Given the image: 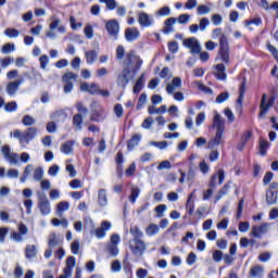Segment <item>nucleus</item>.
I'll list each match as a JSON object with an SVG mask.
<instances>
[{"instance_id": "7", "label": "nucleus", "mask_w": 278, "mask_h": 278, "mask_svg": "<svg viewBox=\"0 0 278 278\" xmlns=\"http://www.w3.org/2000/svg\"><path fill=\"white\" fill-rule=\"evenodd\" d=\"M182 45L187 47V49H190L192 55H199V53H201V43L198 38H187L182 41Z\"/></svg>"}, {"instance_id": "60", "label": "nucleus", "mask_w": 278, "mask_h": 278, "mask_svg": "<svg viewBox=\"0 0 278 278\" xmlns=\"http://www.w3.org/2000/svg\"><path fill=\"white\" fill-rule=\"evenodd\" d=\"M222 261H223V251H220V250H215V251L213 252V262L218 263V262H222Z\"/></svg>"}, {"instance_id": "6", "label": "nucleus", "mask_w": 278, "mask_h": 278, "mask_svg": "<svg viewBox=\"0 0 278 278\" xmlns=\"http://www.w3.org/2000/svg\"><path fill=\"white\" fill-rule=\"evenodd\" d=\"M277 192H278V182H271L269 188L266 190L265 199L267 205L277 204Z\"/></svg>"}, {"instance_id": "57", "label": "nucleus", "mask_w": 278, "mask_h": 278, "mask_svg": "<svg viewBox=\"0 0 278 278\" xmlns=\"http://www.w3.org/2000/svg\"><path fill=\"white\" fill-rule=\"evenodd\" d=\"M73 255H79V240H74L71 244Z\"/></svg>"}, {"instance_id": "58", "label": "nucleus", "mask_w": 278, "mask_h": 278, "mask_svg": "<svg viewBox=\"0 0 278 278\" xmlns=\"http://www.w3.org/2000/svg\"><path fill=\"white\" fill-rule=\"evenodd\" d=\"M270 144L266 140L260 141V153L261 155H266V149H268Z\"/></svg>"}, {"instance_id": "13", "label": "nucleus", "mask_w": 278, "mask_h": 278, "mask_svg": "<svg viewBox=\"0 0 278 278\" xmlns=\"http://www.w3.org/2000/svg\"><path fill=\"white\" fill-rule=\"evenodd\" d=\"M138 23L142 27H151L153 25V16L147 14L146 12H140L138 15Z\"/></svg>"}, {"instance_id": "31", "label": "nucleus", "mask_w": 278, "mask_h": 278, "mask_svg": "<svg viewBox=\"0 0 278 278\" xmlns=\"http://www.w3.org/2000/svg\"><path fill=\"white\" fill-rule=\"evenodd\" d=\"M144 88V74H142L135 84L134 94H140V91Z\"/></svg>"}, {"instance_id": "48", "label": "nucleus", "mask_w": 278, "mask_h": 278, "mask_svg": "<svg viewBox=\"0 0 278 278\" xmlns=\"http://www.w3.org/2000/svg\"><path fill=\"white\" fill-rule=\"evenodd\" d=\"M84 34L88 40H92V38H94V28H92L90 25H87L84 29Z\"/></svg>"}, {"instance_id": "62", "label": "nucleus", "mask_w": 278, "mask_h": 278, "mask_svg": "<svg viewBox=\"0 0 278 278\" xmlns=\"http://www.w3.org/2000/svg\"><path fill=\"white\" fill-rule=\"evenodd\" d=\"M151 125H153V117H147L141 124V127L143 129H151Z\"/></svg>"}, {"instance_id": "46", "label": "nucleus", "mask_w": 278, "mask_h": 278, "mask_svg": "<svg viewBox=\"0 0 278 278\" xmlns=\"http://www.w3.org/2000/svg\"><path fill=\"white\" fill-rule=\"evenodd\" d=\"M4 34L8 36V38H18V36H21L18 29L15 28H7Z\"/></svg>"}, {"instance_id": "55", "label": "nucleus", "mask_w": 278, "mask_h": 278, "mask_svg": "<svg viewBox=\"0 0 278 278\" xmlns=\"http://www.w3.org/2000/svg\"><path fill=\"white\" fill-rule=\"evenodd\" d=\"M147 103V93H142L139 97L138 103H137V110H142Z\"/></svg>"}, {"instance_id": "45", "label": "nucleus", "mask_w": 278, "mask_h": 278, "mask_svg": "<svg viewBox=\"0 0 278 278\" xmlns=\"http://www.w3.org/2000/svg\"><path fill=\"white\" fill-rule=\"evenodd\" d=\"M167 210L168 207L166 206V204H160L154 208V211L156 212L157 218H164V212H166Z\"/></svg>"}, {"instance_id": "49", "label": "nucleus", "mask_w": 278, "mask_h": 278, "mask_svg": "<svg viewBox=\"0 0 278 278\" xmlns=\"http://www.w3.org/2000/svg\"><path fill=\"white\" fill-rule=\"evenodd\" d=\"M200 31H205L210 27V20L207 17H202L200 24L198 25Z\"/></svg>"}, {"instance_id": "38", "label": "nucleus", "mask_w": 278, "mask_h": 278, "mask_svg": "<svg viewBox=\"0 0 278 278\" xmlns=\"http://www.w3.org/2000/svg\"><path fill=\"white\" fill-rule=\"evenodd\" d=\"M130 233L134 237L132 240H141L140 238L144 236V233H142V230H140L138 226L130 227Z\"/></svg>"}, {"instance_id": "59", "label": "nucleus", "mask_w": 278, "mask_h": 278, "mask_svg": "<svg viewBox=\"0 0 278 278\" xmlns=\"http://www.w3.org/2000/svg\"><path fill=\"white\" fill-rule=\"evenodd\" d=\"M17 108L16 102L12 101L5 104L4 110L5 112H16Z\"/></svg>"}, {"instance_id": "3", "label": "nucleus", "mask_w": 278, "mask_h": 278, "mask_svg": "<svg viewBox=\"0 0 278 278\" xmlns=\"http://www.w3.org/2000/svg\"><path fill=\"white\" fill-rule=\"evenodd\" d=\"M142 66V60L140 56L136 54H127L126 56V66L124 68H128L132 75H136L140 71Z\"/></svg>"}, {"instance_id": "53", "label": "nucleus", "mask_w": 278, "mask_h": 278, "mask_svg": "<svg viewBox=\"0 0 278 278\" xmlns=\"http://www.w3.org/2000/svg\"><path fill=\"white\" fill-rule=\"evenodd\" d=\"M170 168H173V165L169 161H162L157 166V170H170Z\"/></svg>"}, {"instance_id": "36", "label": "nucleus", "mask_w": 278, "mask_h": 278, "mask_svg": "<svg viewBox=\"0 0 278 278\" xmlns=\"http://www.w3.org/2000/svg\"><path fill=\"white\" fill-rule=\"evenodd\" d=\"M146 233L147 236H156V233H160V226L155 225V224H150L147 228H146Z\"/></svg>"}, {"instance_id": "17", "label": "nucleus", "mask_w": 278, "mask_h": 278, "mask_svg": "<svg viewBox=\"0 0 278 278\" xmlns=\"http://www.w3.org/2000/svg\"><path fill=\"white\" fill-rule=\"evenodd\" d=\"M216 179H218L219 186L225 181V170L219 169L217 174H214L210 180V188H216Z\"/></svg>"}, {"instance_id": "23", "label": "nucleus", "mask_w": 278, "mask_h": 278, "mask_svg": "<svg viewBox=\"0 0 278 278\" xmlns=\"http://www.w3.org/2000/svg\"><path fill=\"white\" fill-rule=\"evenodd\" d=\"M37 134L38 129H36V127H29L24 131V137L22 140H24V142H30V140H34L36 138Z\"/></svg>"}, {"instance_id": "61", "label": "nucleus", "mask_w": 278, "mask_h": 278, "mask_svg": "<svg viewBox=\"0 0 278 278\" xmlns=\"http://www.w3.org/2000/svg\"><path fill=\"white\" fill-rule=\"evenodd\" d=\"M229 99V92H222L219 96L216 98V103H225Z\"/></svg>"}, {"instance_id": "33", "label": "nucleus", "mask_w": 278, "mask_h": 278, "mask_svg": "<svg viewBox=\"0 0 278 278\" xmlns=\"http://www.w3.org/2000/svg\"><path fill=\"white\" fill-rule=\"evenodd\" d=\"M215 68H216L217 79L225 81V79H227V74L225 73V66L223 64H217Z\"/></svg>"}, {"instance_id": "52", "label": "nucleus", "mask_w": 278, "mask_h": 278, "mask_svg": "<svg viewBox=\"0 0 278 278\" xmlns=\"http://www.w3.org/2000/svg\"><path fill=\"white\" fill-rule=\"evenodd\" d=\"M150 144L152 147H156L161 151H164V149H166L168 147V142H166V141H151Z\"/></svg>"}, {"instance_id": "24", "label": "nucleus", "mask_w": 278, "mask_h": 278, "mask_svg": "<svg viewBox=\"0 0 278 278\" xmlns=\"http://www.w3.org/2000/svg\"><path fill=\"white\" fill-rule=\"evenodd\" d=\"M98 204L100 207H108V191L105 189L98 191Z\"/></svg>"}, {"instance_id": "16", "label": "nucleus", "mask_w": 278, "mask_h": 278, "mask_svg": "<svg viewBox=\"0 0 278 278\" xmlns=\"http://www.w3.org/2000/svg\"><path fill=\"white\" fill-rule=\"evenodd\" d=\"M125 38L128 42H134L140 38V30L138 28H126Z\"/></svg>"}, {"instance_id": "8", "label": "nucleus", "mask_w": 278, "mask_h": 278, "mask_svg": "<svg viewBox=\"0 0 278 278\" xmlns=\"http://www.w3.org/2000/svg\"><path fill=\"white\" fill-rule=\"evenodd\" d=\"M105 29L108 34L113 38V40H118V31H121V25L117 20L108 21L105 24Z\"/></svg>"}, {"instance_id": "30", "label": "nucleus", "mask_w": 278, "mask_h": 278, "mask_svg": "<svg viewBox=\"0 0 278 278\" xmlns=\"http://www.w3.org/2000/svg\"><path fill=\"white\" fill-rule=\"evenodd\" d=\"M251 138H253V134L251 131H245L241 137L238 150L242 151V149H244V146L247 144V142H249V140H251Z\"/></svg>"}, {"instance_id": "40", "label": "nucleus", "mask_w": 278, "mask_h": 278, "mask_svg": "<svg viewBox=\"0 0 278 278\" xmlns=\"http://www.w3.org/2000/svg\"><path fill=\"white\" fill-rule=\"evenodd\" d=\"M62 153H65V155H70V153H73V141H67L61 146Z\"/></svg>"}, {"instance_id": "26", "label": "nucleus", "mask_w": 278, "mask_h": 278, "mask_svg": "<svg viewBox=\"0 0 278 278\" xmlns=\"http://www.w3.org/2000/svg\"><path fill=\"white\" fill-rule=\"evenodd\" d=\"M75 256H68L66 260V266L63 270V273H65L66 275H73V268H75Z\"/></svg>"}, {"instance_id": "25", "label": "nucleus", "mask_w": 278, "mask_h": 278, "mask_svg": "<svg viewBox=\"0 0 278 278\" xmlns=\"http://www.w3.org/2000/svg\"><path fill=\"white\" fill-rule=\"evenodd\" d=\"M38 255V248L34 244L26 245L25 257L26 260H34Z\"/></svg>"}, {"instance_id": "34", "label": "nucleus", "mask_w": 278, "mask_h": 278, "mask_svg": "<svg viewBox=\"0 0 278 278\" xmlns=\"http://www.w3.org/2000/svg\"><path fill=\"white\" fill-rule=\"evenodd\" d=\"M166 110H167V106L165 104L161 105L159 109H156L154 105H151V106L148 108V112L151 115H153V114H166Z\"/></svg>"}, {"instance_id": "42", "label": "nucleus", "mask_w": 278, "mask_h": 278, "mask_svg": "<svg viewBox=\"0 0 278 278\" xmlns=\"http://www.w3.org/2000/svg\"><path fill=\"white\" fill-rule=\"evenodd\" d=\"M22 123L24 127H33V125H36V118L31 117V115H25Z\"/></svg>"}, {"instance_id": "21", "label": "nucleus", "mask_w": 278, "mask_h": 278, "mask_svg": "<svg viewBox=\"0 0 278 278\" xmlns=\"http://www.w3.org/2000/svg\"><path fill=\"white\" fill-rule=\"evenodd\" d=\"M60 244H62V239L60 238V235L55 232L50 233L48 238V247H50V249H54V247H60Z\"/></svg>"}, {"instance_id": "39", "label": "nucleus", "mask_w": 278, "mask_h": 278, "mask_svg": "<svg viewBox=\"0 0 278 278\" xmlns=\"http://www.w3.org/2000/svg\"><path fill=\"white\" fill-rule=\"evenodd\" d=\"M84 123V117L81 116V114H76L73 117V125H75L76 129H78V131H81L83 127L81 124Z\"/></svg>"}, {"instance_id": "14", "label": "nucleus", "mask_w": 278, "mask_h": 278, "mask_svg": "<svg viewBox=\"0 0 278 278\" xmlns=\"http://www.w3.org/2000/svg\"><path fill=\"white\" fill-rule=\"evenodd\" d=\"M213 127L216 129V131L225 132V119L216 111L213 117Z\"/></svg>"}, {"instance_id": "10", "label": "nucleus", "mask_w": 278, "mask_h": 278, "mask_svg": "<svg viewBox=\"0 0 278 278\" xmlns=\"http://www.w3.org/2000/svg\"><path fill=\"white\" fill-rule=\"evenodd\" d=\"M2 155L4 156V159L7 160V162H9V164L11 165H18V154L11 152L10 151V147L9 146H3L2 149Z\"/></svg>"}, {"instance_id": "11", "label": "nucleus", "mask_w": 278, "mask_h": 278, "mask_svg": "<svg viewBox=\"0 0 278 278\" xmlns=\"http://www.w3.org/2000/svg\"><path fill=\"white\" fill-rule=\"evenodd\" d=\"M273 105H275V97H270L269 100L266 101V93H264L261 100L260 117L266 116V112H268V109L273 108Z\"/></svg>"}, {"instance_id": "18", "label": "nucleus", "mask_w": 278, "mask_h": 278, "mask_svg": "<svg viewBox=\"0 0 278 278\" xmlns=\"http://www.w3.org/2000/svg\"><path fill=\"white\" fill-rule=\"evenodd\" d=\"M177 88H181V78L180 77H175L172 80V84H168L166 87V92L167 94H175V90Z\"/></svg>"}, {"instance_id": "12", "label": "nucleus", "mask_w": 278, "mask_h": 278, "mask_svg": "<svg viewBox=\"0 0 278 278\" xmlns=\"http://www.w3.org/2000/svg\"><path fill=\"white\" fill-rule=\"evenodd\" d=\"M269 227H270V224L268 223L262 224L261 226H254L252 227L251 235L254 238H262L264 235L268 233Z\"/></svg>"}, {"instance_id": "63", "label": "nucleus", "mask_w": 278, "mask_h": 278, "mask_svg": "<svg viewBox=\"0 0 278 278\" xmlns=\"http://www.w3.org/2000/svg\"><path fill=\"white\" fill-rule=\"evenodd\" d=\"M267 49L274 55L275 60L278 62V50L275 48V46L270 45V42L267 43Z\"/></svg>"}, {"instance_id": "56", "label": "nucleus", "mask_w": 278, "mask_h": 278, "mask_svg": "<svg viewBox=\"0 0 278 278\" xmlns=\"http://www.w3.org/2000/svg\"><path fill=\"white\" fill-rule=\"evenodd\" d=\"M211 21L215 27H218V25L223 24V16H220V14H213Z\"/></svg>"}, {"instance_id": "22", "label": "nucleus", "mask_w": 278, "mask_h": 278, "mask_svg": "<svg viewBox=\"0 0 278 278\" xmlns=\"http://www.w3.org/2000/svg\"><path fill=\"white\" fill-rule=\"evenodd\" d=\"M223 131H216L215 137L207 143L208 149H214L215 147L223 144Z\"/></svg>"}, {"instance_id": "43", "label": "nucleus", "mask_w": 278, "mask_h": 278, "mask_svg": "<svg viewBox=\"0 0 278 278\" xmlns=\"http://www.w3.org/2000/svg\"><path fill=\"white\" fill-rule=\"evenodd\" d=\"M11 64H14V58L12 56H7L3 59H0V66L1 68H8Z\"/></svg>"}, {"instance_id": "54", "label": "nucleus", "mask_w": 278, "mask_h": 278, "mask_svg": "<svg viewBox=\"0 0 278 278\" xmlns=\"http://www.w3.org/2000/svg\"><path fill=\"white\" fill-rule=\"evenodd\" d=\"M39 63H40V68H42V71H46L47 64H49V56L47 54H42L39 58Z\"/></svg>"}, {"instance_id": "41", "label": "nucleus", "mask_w": 278, "mask_h": 278, "mask_svg": "<svg viewBox=\"0 0 278 278\" xmlns=\"http://www.w3.org/2000/svg\"><path fill=\"white\" fill-rule=\"evenodd\" d=\"M85 58L87 60V64H94V60H97V51L94 50L87 51L85 53Z\"/></svg>"}, {"instance_id": "20", "label": "nucleus", "mask_w": 278, "mask_h": 278, "mask_svg": "<svg viewBox=\"0 0 278 278\" xmlns=\"http://www.w3.org/2000/svg\"><path fill=\"white\" fill-rule=\"evenodd\" d=\"M54 123H64L66 121V112L64 110H56L50 115Z\"/></svg>"}, {"instance_id": "64", "label": "nucleus", "mask_w": 278, "mask_h": 278, "mask_svg": "<svg viewBox=\"0 0 278 278\" xmlns=\"http://www.w3.org/2000/svg\"><path fill=\"white\" fill-rule=\"evenodd\" d=\"M40 188L41 190H49L51 188V181L47 179L40 180Z\"/></svg>"}, {"instance_id": "28", "label": "nucleus", "mask_w": 278, "mask_h": 278, "mask_svg": "<svg viewBox=\"0 0 278 278\" xmlns=\"http://www.w3.org/2000/svg\"><path fill=\"white\" fill-rule=\"evenodd\" d=\"M251 277L263 278L264 277V267L256 265L250 269Z\"/></svg>"}, {"instance_id": "51", "label": "nucleus", "mask_w": 278, "mask_h": 278, "mask_svg": "<svg viewBox=\"0 0 278 278\" xmlns=\"http://www.w3.org/2000/svg\"><path fill=\"white\" fill-rule=\"evenodd\" d=\"M2 53L8 54V53H12L14 51H16V48L14 46V43H5L2 49H1Z\"/></svg>"}, {"instance_id": "2", "label": "nucleus", "mask_w": 278, "mask_h": 278, "mask_svg": "<svg viewBox=\"0 0 278 278\" xmlns=\"http://www.w3.org/2000/svg\"><path fill=\"white\" fill-rule=\"evenodd\" d=\"M38 204L37 207L41 214V216H49L51 214V202L47 194L42 191H37Z\"/></svg>"}, {"instance_id": "5", "label": "nucleus", "mask_w": 278, "mask_h": 278, "mask_svg": "<svg viewBox=\"0 0 278 278\" xmlns=\"http://www.w3.org/2000/svg\"><path fill=\"white\" fill-rule=\"evenodd\" d=\"M136 77V75H132L131 71L129 68H123L122 73L117 77V86L125 90L127 88V85L129 81H131V78Z\"/></svg>"}, {"instance_id": "50", "label": "nucleus", "mask_w": 278, "mask_h": 278, "mask_svg": "<svg viewBox=\"0 0 278 278\" xmlns=\"http://www.w3.org/2000/svg\"><path fill=\"white\" fill-rule=\"evenodd\" d=\"M212 11V9H210V7L205 5V4H201L198 7L197 12L200 16H203L205 14H210V12Z\"/></svg>"}, {"instance_id": "37", "label": "nucleus", "mask_w": 278, "mask_h": 278, "mask_svg": "<svg viewBox=\"0 0 278 278\" xmlns=\"http://www.w3.org/2000/svg\"><path fill=\"white\" fill-rule=\"evenodd\" d=\"M138 197H140V188L131 187L130 195H129L130 203H136V200L138 199Z\"/></svg>"}, {"instance_id": "32", "label": "nucleus", "mask_w": 278, "mask_h": 278, "mask_svg": "<svg viewBox=\"0 0 278 278\" xmlns=\"http://www.w3.org/2000/svg\"><path fill=\"white\" fill-rule=\"evenodd\" d=\"M18 86L14 81H10L7 85L5 91L9 94V97H14L16 92H18Z\"/></svg>"}, {"instance_id": "35", "label": "nucleus", "mask_w": 278, "mask_h": 278, "mask_svg": "<svg viewBox=\"0 0 278 278\" xmlns=\"http://www.w3.org/2000/svg\"><path fill=\"white\" fill-rule=\"evenodd\" d=\"M34 181H42L45 179V169L42 167H37L33 175Z\"/></svg>"}, {"instance_id": "15", "label": "nucleus", "mask_w": 278, "mask_h": 278, "mask_svg": "<svg viewBox=\"0 0 278 278\" xmlns=\"http://www.w3.org/2000/svg\"><path fill=\"white\" fill-rule=\"evenodd\" d=\"M110 229H112V223L103 220L101 227L96 229V237L102 239L105 236V232L110 231Z\"/></svg>"}, {"instance_id": "29", "label": "nucleus", "mask_w": 278, "mask_h": 278, "mask_svg": "<svg viewBox=\"0 0 278 278\" xmlns=\"http://www.w3.org/2000/svg\"><path fill=\"white\" fill-rule=\"evenodd\" d=\"M140 140H142L141 135H134L127 144L129 151H132V149H136V147H138V144H140Z\"/></svg>"}, {"instance_id": "9", "label": "nucleus", "mask_w": 278, "mask_h": 278, "mask_svg": "<svg viewBox=\"0 0 278 278\" xmlns=\"http://www.w3.org/2000/svg\"><path fill=\"white\" fill-rule=\"evenodd\" d=\"M72 79H77V74L73 72H68V73H65L62 77V81L64 84L63 90L65 94L73 92V81H71Z\"/></svg>"}, {"instance_id": "19", "label": "nucleus", "mask_w": 278, "mask_h": 278, "mask_svg": "<svg viewBox=\"0 0 278 278\" xmlns=\"http://www.w3.org/2000/svg\"><path fill=\"white\" fill-rule=\"evenodd\" d=\"M244 92H247V87H244V83L239 88V98L237 99L236 110L239 114H242V102L244 101Z\"/></svg>"}, {"instance_id": "4", "label": "nucleus", "mask_w": 278, "mask_h": 278, "mask_svg": "<svg viewBox=\"0 0 278 278\" xmlns=\"http://www.w3.org/2000/svg\"><path fill=\"white\" fill-rule=\"evenodd\" d=\"M130 251L136 257H142L144 255V251H147V243L142 239H132L129 242Z\"/></svg>"}, {"instance_id": "47", "label": "nucleus", "mask_w": 278, "mask_h": 278, "mask_svg": "<svg viewBox=\"0 0 278 278\" xmlns=\"http://www.w3.org/2000/svg\"><path fill=\"white\" fill-rule=\"evenodd\" d=\"M100 3H105L108 10H116L118 8V3L116 0H99Z\"/></svg>"}, {"instance_id": "44", "label": "nucleus", "mask_w": 278, "mask_h": 278, "mask_svg": "<svg viewBox=\"0 0 278 278\" xmlns=\"http://www.w3.org/2000/svg\"><path fill=\"white\" fill-rule=\"evenodd\" d=\"M106 251H108L109 255H111L112 257H116V255H118V245L109 243L106 247Z\"/></svg>"}, {"instance_id": "27", "label": "nucleus", "mask_w": 278, "mask_h": 278, "mask_svg": "<svg viewBox=\"0 0 278 278\" xmlns=\"http://www.w3.org/2000/svg\"><path fill=\"white\" fill-rule=\"evenodd\" d=\"M68 210H71V204L66 201H62L56 205V214L60 217H62L64 212H68Z\"/></svg>"}, {"instance_id": "1", "label": "nucleus", "mask_w": 278, "mask_h": 278, "mask_svg": "<svg viewBox=\"0 0 278 278\" xmlns=\"http://www.w3.org/2000/svg\"><path fill=\"white\" fill-rule=\"evenodd\" d=\"M212 38L213 40L219 38V55L225 64H229L231 62L229 56V42L227 40V36L223 33V28L213 29Z\"/></svg>"}]
</instances>
